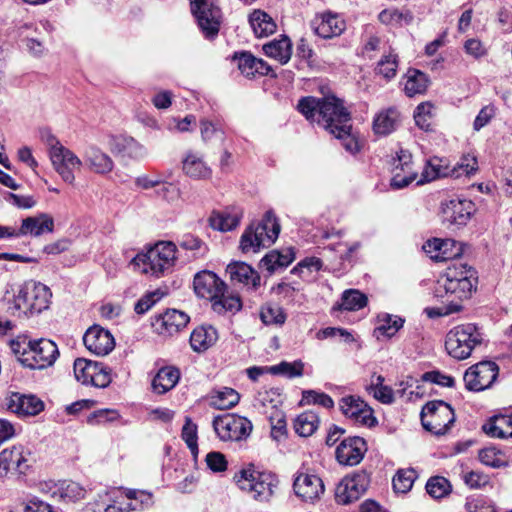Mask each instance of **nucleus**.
Listing matches in <instances>:
<instances>
[{"mask_svg":"<svg viewBox=\"0 0 512 512\" xmlns=\"http://www.w3.org/2000/svg\"><path fill=\"white\" fill-rule=\"evenodd\" d=\"M499 373L495 362L482 361L469 367L464 373L465 387L469 391H483L494 383Z\"/></svg>","mask_w":512,"mask_h":512,"instance_id":"nucleus-14","label":"nucleus"},{"mask_svg":"<svg viewBox=\"0 0 512 512\" xmlns=\"http://www.w3.org/2000/svg\"><path fill=\"white\" fill-rule=\"evenodd\" d=\"M98 363L97 361L77 358L74 362V375L77 381L84 385H89V379L92 378L93 373L98 369Z\"/></svg>","mask_w":512,"mask_h":512,"instance_id":"nucleus-50","label":"nucleus"},{"mask_svg":"<svg viewBox=\"0 0 512 512\" xmlns=\"http://www.w3.org/2000/svg\"><path fill=\"white\" fill-rule=\"evenodd\" d=\"M405 320L400 316H394L389 313H380L377 315V327L374 333L377 336L386 338L393 337L404 325Z\"/></svg>","mask_w":512,"mask_h":512,"instance_id":"nucleus-37","label":"nucleus"},{"mask_svg":"<svg viewBox=\"0 0 512 512\" xmlns=\"http://www.w3.org/2000/svg\"><path fill=\"white\" fill-rule=\"evenodd\" d=\"M451 245L443 246L440 253L432 254L431 258L439 261H447L450 259L458 258L463 253L462 244L453 239H450Z\"/></svg>","mask_w":512,"mask_h":512,"instance_id":"nucleus-61","label":"nucleus"},{"mask_svg":"<svg viewBox=\"0 0 512 512\" xmlns=\"http://www.w3.org/2000/svg\"><path fill=\"white\" fill-rule=\"evenodd\" d=\"M295 494L305 502H314L324 493V484L314 474H299L293 483Z\"/></svg>","mask_w":512,"mask_h":512,"instance_id":"nucleus-24","label":"nucleus"},{"mask_svg":"<svg viewBox=\"0 0 512 512\" xmlns=\"http://www.w3.org/2000/svg\"><path fill=\"white\" fill-rule=\"evenodd\" d=\"M249 23L258 38L267 37L276 30L273 19L262 10H254L249 16Z\"/></svg>","mask_w":512,"mask_h":512,"instance_id":"nucleus-36","label":"nucleus"},{"mask_svg":"<svg viewBox=\"0 0 512 512\" xmlns=\"http://www.w3.org/2000/svg\"><path fill=\"white\" fill-rule=\"evenodd\" d=\"M11 349L20 363L30 369L47 368L56 361L59 355L57 345L44 338L28 342L12 341Z\"/></svg>","mask_w":512,"mask_h":512,"instance_id":"nucleus-4","label":"nucleus"},{"mask_svg":"<svg viewBox=\"0 0 512 512\" xmlns=\"http://www.w3.org/2000/svg\"><path fill=\"white\" fill-rule=\"evenodd\" d=\"M398 68V56L390 51L387 55H383L377 64V72L385 79L390 80L396 76Z\"/></svg>","mask_w":512,"mask_h":512,"instance_id":"nucleus-54","label":"nucleus"},{"mask_svg":"<svg viewBox=\"0 0 512 512\" xmlns=\"http://www.w3.org/2000/svg\"><path fill=\"white\" fill-rule=\"evenodd\" d=\"M234 59L238 61V68L245 77H256V73L254 72L257 66L256 57L249 52H241L240 54L235 53Z\"/></svg>","mask_w":512,"mask_h":512,"instance_id":"nucleus-58","label":"nucleus"},{"mask_svg":"<svg viewBox=\"0 0 512 512\" xmlns=\"http://www.w3.org/2000/svg\"><path fill=\"white\" fill-rule=\"evenodd\" d=\"M423 428L437 436L446 434L455 422L454 409L443 400L427 402L420 413Z\"/></svg>","mask_w":512,"mask_h":512,"instance_id":"nucleus-9","label":"nucleus"},{"mask_svg":"<svg viewBox=\"0 0 512 512\" xmlns=\"http://www.w3.org/2000/svg\"><path fill=\"white\" fill-rule=\"evenodd\" d=\"M239 400L240 395L235 389L223 387L213 392L211 405L219 410H228L238 404Z\"/></svg>","mask_w":512,"mask_h":512,"instance_id":"nucleus-39","label":"nucleus"},{"mask_svg":"<svg viewBox=\"0 0 512 512\" xmlns=\"http://www.w3.org/2000/svg\"><path fill=\"white\" fill-rule=\"evenodd\" d=\"M336 21L335 17H328L323 19L322 22L315 28V32L322 38H332L342 32V28L333 23Z\"/></svg>","mask_w":512,"mask_h":512,"instance_id":"nucleus-63","label":"nucleus"},{"mask_svg":"<svg viewBox=\"0 0 512 512\" xmlns=\"http://www.w3.org/2000/svg\"><path fill=\"white\" fill-rule=\"evenodd\" d=\"M226 272L233 282L242 283L252 289H257L260 286V275L245 262L230 263L226 268Z\"/></svg>","mask_w":512,"mask_h":512,"instance_id":"nucleus-27","label":"nucleus"},{"mask_svg":"<svg viewBox=\"0 0 512 512\" xmlns=\"http://www.w3.org/2000/svg\"><path fill=\"white\" fill-rule=\"evenodd\" d=\"M425 488L426 492L434 499L444 498L452 491L450 481L443 476L430 477Z\"/></svg>","mask_w":512,"mask_h":512,"instance_id":"nucleus-47","label":"nucleus"},{"mask_svg":"<svg viewBox=\"0 0 512 512\" xmlns=\"http://www.w3.org/2000/svg\"><path fill=\"white\" fill-rule=\"evenodd\" d=\"M54 230V219L46 213H40L37 216L27 217L22 220L21 227L16 230L10 227L12 237L31 235L38 237L44 233H51Z\"/></svg>","mask_w":512,"mask_h":512,"instance_id":"nucleus-23","label":"nucleus"},{"mask_svg":"<svg viewBox=\"0 0 512 512\" xmlns=\"http://www.w3.org/2000/svg\"><path fill=\"white\" fill-rule=\"evenodd\" d=\"M179 379V369L173 366L162 367L152 380V389L157 394H165L176 386Z\"/></svg>","mask_w":512,"mask_h":512,"instance_id":"nucleus-32","label":"nucleus"},{"mask_svg":"<svg viewBox=\"0 0 512 512\" xmlns=\"http://www.w3.org/2000/svg\"><path fill=\"white\" fill-rule=\"evenodd\" d=\"M400 122V114L394 107L380 111L373 119V131L377 135L387 136L396 130Z\"/></svg>","mask_w":512,"mask_h":512,"instance_id":"nucleus-31","label":"nucleus"},{"mask_svg":"<svg viewBox=\"0 0 512 512\" xmlns=\"http://www.w3.org/2000/svg\"><path fill=\"white\" fill-rule=\"evenodd\" d=\"M444 223L457 227L465 226L475 212V205L466 198L455 197L442 203Z\"/></svg>","mask_w":512,"mask_h":512,"instance_id":"nucleus-15","label":"nucleus"},{"mask_svg":"<svg viewBox=\"0 0 512 512\" xmlns=\"http://www.w3.org/2000/svg\"><path fill=\"white\" fill-rule=\"evenodd\" d=\"M476 285L477 276L473 267L466 264L453 265L438 278L433 288V296H449L462 303L471 297Z\"/></svg>","mask_w":512,"mask_h":512,"instance_id":"nucleus-3","label":"nucleus"},{"mask_svg":"<svg viewBox=\"0 0 512 512\" xmlns=\"http://www.w3.org/2000/svg\"><path fill=\"white\" fill-rule=\"evenodd\" d=\"M184 173L194 179L210 178L212 170L196 153L189 152L182 161Z\"/></svg>","mask_w":512,"mask_h":512,"instance_id":"nucleus-35","label":"nucleus"},{"mask_svg":"<svg viewBox=\"0 0 512 512\" xmlns=\"http://www.w3.org/2000/svg\"><path fill=\"white\" fill-rule=\"evenodd\" d=\"M54 494L65 501H76L84 496V489L76 482L63 481L57 486Z\"/></svg>","mask_w":512,"mask_h":512,"instance_id":"nucleus-53","label":"nucleus"},{"mask_svg":"<svg viewBox=\"0 0 512 512\" xmlns=\"http://www.w3.org/2000/svg\"><path fill=\"white\" fill-rule=\"evenodd\" d=\"M295 257L293 247H287L281 251L272 250L261 259L260 267L265 269L269 275H272L278 269L288 267L295 260Z\"/></svg>","mask_w":512,"mask_h":512,"instance_id":"nucleus-28","label":"nucleus"},{"mask_svg":"<svg viewBox=\"0 0 512 512\" xmlns=\"http://www.w3.org/2000/svg\"><path fill=\"white\" fill-rule=\"evenodd\" d=\"M351 128L352 127L350 123H347L343 126H340L336 133L331 134L341 141V144L346 151L350 152L351 154H355L359 151L360 146L356 137L352 135Z\"/></svg>","mask_w":512,"mask_h":512,"instance_id":"nucleus-52","label":"nucleus"},{"mask_svg":"<svg viewBox=\"0 0 512 512\" xmlns=\"http://www.w3.org/2000/svg\"><path fill=\"white\" fill-rule=\"evenodd\" d=\"M319 417L313 411H305L294 421L295 432L301 437L311 436L318 428Z\"/></svg>","mask_w":512,"mask_h":512,"instance_id":"nucleus-40","label":"nucleus"},{"mask_svg":"<svg viewBox=\"0 0 512 512\" xmlns=\"http://www.w3.org/2000/svg\"><path fill=\"white\" fill-rule=\"evenodd\" d=\"M8 295L9 290H6L2 298V302L7 305V312L20 317L39 314L47 309L52 293L46 285L30 280L16 288L12 287V296Z\"/></svg>","mask_w":512,"mask_h":512,"instance_id":"nucleus-2","label":"nucleus"},{"mask_svg":"<svg viewBox=\"0 0 512 512\" xmlns=\"http://www.w3.org/2000/svg\"><path fill=\"white\" fill-rule=\"evenodd\" d=\"M496 111L497 108L492 103L482 107L474 119L473 129L475 131H480L483 127L488 125L490 121L496 116Z\"/></svg>","mask_w":512,"mask_h":512,"instance_id":"nucleus-60","label":"nucleus"},{"mask_svg":"<svg viewBox=\"0 0 512 512\" xmlns=\"http://www.w3.org/2000/svg\"><path fill=\"white\" fill-rule=\"evenodd\" d=\"M83 158L89 169L97 174H107L113 170L111 157L96 146L87 147Z\"/></svg>","mask_w":512,"mask_h":512,"instance_id":"nucleus-30","label":"nucleus"},{"mask_svg":"<svg viewBox=\"0 0 512 512\" xmlns=\"http://www.w3.org/2000/svg\"><path fill=\"white\" fill-rule=\"evenodd\" d=\"M27 461L24 448L21 445L4 449L0 453V477L5 476L10 471L25 474L29 467Z\"/></svg>","mask_w":512,"mask_h":512,"instance_id":"nucleus-25","label":"nucleus"},{"mask_svg":"<svg viewBox=\"0 0 512 512\" xmlns=\"http://www.w3.org/2000/svg\"><path fill=\"white\" fill-rule=\"evenodd\" d=\"M7 408L20 417H27L41 413L45 404L36 395L12 392L7 399Z\"/></svg>","mask_w":512,"mask_h":512,"instance_id":"nucleus-20","label":"nucleus"},{"mask_svg":"<svg viewBox=\"0 0 512 512\" xmlns=\"http://www.w3.org/2000/svg\"><path fill=\"white\" fill-rule=\"evenodd\" d=\"M179 246L193 252L195 258L205 257L208 251L207 245L192 234H185L179 241Z\"/></svg>","mask_w":512,"mask_h":512,"instance_id":"nucleus-56","label":"nucleus"},{"mask_svg":"<svg viewBox=\"0 0 512 512\" xmlns=\"http://www.w3.org/2000/svg\"><path fill=\"white\" fill-rule=\"evenodd\" d=\"M226 290H222L215 299L211 300L214 312L224 315L226 313L235 314L242 308V302L239 296L226 295Z\"/></svg>","mask_w":512,"mask_h":512,"instance_id":"nucleus-38","label":"nucleus"},{"mask_svg":"<svg viewBox=\"0 0 512 512\" xmlns=\"http://www.w3.org/2000/svg\"><path fill=\"white\" fill-rule=\"evenodd\" d=\"M301 402L306 405H319L327 409L334 407V401L328 394L315 390L303 391Z\"/></svg>","mask_w":512,"mask_h":512,"instance_id":"nucleus-57","label":"nucleus"},{"mask_svg":"<svg viewBox=\"0 0 512 512\" xmlns=\"http://www.w3.org/2000/svg\"><path fill=\"white\" fill-rule=\"evenodd\" d=\"M412 155L409 151L400 149L394 159L393 176L390 186L393 189H403L417 179L418 173L412 167Z\"/></svg>","mask_w":512,"mask_h":512,"instance_id":"nucleus-19","label":"nucleus"},{"mask_svg":"<svg viewBox=\"0 0 512 512\" xmlns=\"http://www.w3.org/2000/svg\"><path fill=\"white\" fill-rule=\"evenodd\" d=\"M417 473L413 468L399 469L392 479L393 489L396 493H407L411 490Z\"/></svg>","mask_w":512,"mask_h":512,"instance_id":"nucleus-46","label":"nucleus"},{"mask_svg":"<svg viewBox=\"0 0 512 512\" xmlns=\"http://www.w3.org/2000/svg\"><path fill=\"white\" fill-rule=\"evenodd\" d=\"M297 109L307 120L316 121L330 134L336 133L340 126L351 121V114L344 107L343 101L333 95L323 98L302 97L298 101Z\"/></svg>","mask_w":512,"mask_h":512,"instance_id":"nucleus-1","label":"nucleus"},{"mask_svg":"<svg viewBox=\"0 0 512 512\" xmlns=\"http://www.w3.org/2000/svg\"><path fill=\"white\" fill-rule=\"evenodd\" d=\"M269 370L272 375H283L291 379L303 376L304 363L301 360L293 362L281 361L277 365L270 366Z\"/></svg>","mask_w":512,"mask_h":512,"instance_id":"nucleus-48","label":"nucleus"},{"mask_svg":"<svg viewBox=\"0 0 512 512\" xmlns=\"http://www.w3.org/2000/svg\"><path fill=\"white\" fill-rule=\"evenodd\" d=\"M443 304V307L426 308L425 312L430 318L450 315L462 310V303L452 297H435Z\"/></svg>","mask_w":512,"mask_h":512,"instance_id":"nucleus-49","label":"nucleus"},{"mask_svg":"<svg viewBox=\"0 0 512 512\" xmlns=\"http://www.w3.org/2000/svg\"><path fill=\"white\" fill-rule=\"evenodd\" d=\"M339 406L342 413L356 423L367 427H373L377 424L372 408L358 396L348 395L342 397L339 401Z\"/></svg>","mask_w":512,"mask_h":512,"instance_id":"nucleus-16","label":"nucleus"},{"mask_svg":"<svg viewBox=\"0 0 512 512\" xmlns=\"http://www.w3.org/2000/svg\"><path fill=\"white\" fill-rule=\"evenodd\" d=\"M421 380L423 382H431L442 387H454L455 385V379L452 376L446 375L439 370L425 372L422 374Z\"/></svg>","mask_w":512,"mask_h":512,"instance_id":"nucleus-59","label":"nucleus"},{"mask_svg":"<svg viewBox=\"0 0 512 512\" xmlns=\"http://www.w3.org/2000/svg\"><path fill=\"white\" fill-rule=\"evenodd\" d=\"M465 506L468 512H496L489 500L483 496L468 498Z\"/></svg>","mask_w":512,"mask_h":512,"instance_id":"nucleus-64","label":"nucleus"},{"mask_svg":"<svg viewBox=\"0 0 512 512\" xmlns=\"http://www.w3.org/2000/svg\"><path fill=\"white\" fill-rule=\"evenodd\" d=\"M287 315L284 309L273 303H266L260 309V319L265 325L282 326Z\"/></svg>","mask_w":512,"mask_h":512,"instance_id":"nucleus-43","label":"nucleus"},{"mask_svg":"<svg viewBox=\"0 0 512 512\" xmlns=\"http://www.w3.org/2000/svg\"><path fill=\"white\" fill-rule=\"evenodd\" d=\"M483 335L476 324H461L451 329L445 340L447 353L457 360L471 356L473 350L482 344Z\"/></svg>","mask_w":512,"mask_h":512,"instance_id":"nucleus-8","label":"nucleus"},{"mask_svg":"<svg viewBox=\"0 0 512 512\" xmlns=\"http://www.w3.org/2000/svg\"><path fill=\"white\" fill-rule=\"evenodd\" d=\"M90 384L97 388H105L107 387L111 381V370L106 367L103 363H98V369H96L95 373H93L92 378L89 379Z\"/></svg>","mask_w":512,"mask_h":512,"instance_id":"nucleus-62","label":"nucleus"},{"mask_svg":"<svg viewBox=\"0 0 512 512\" xmlns=\"http://www.w3.org/2000/svg\"><path fill=\"white\" fill-rule=\"evenodd\" d=\"M190 9L204 37L208 40L216 38L222 21L217 0H190Z\"/></svg>","mask_w":512,"mask_h":512,"instance_id":"nucleus-10","label":"nucleus"},{"mask_svg":"<svg viewBox=\"0 0 512 512\" xmlns=\"http://www.w3.org/2000/svg\"><path fill=\"white\" fill-rule=\"evenodd\" d=\"M243 217V210L240 207H229L223 212H213L209 221L210 226L219 231H231L235 229Z\"/></svg>","mask_w":512,"mask_h":512,"instance_id":"nucleus-29","label":"nucleus"},{"mask_svg":"<svg viewBox=\"0 0 512 512\" xmlns=\"http://www.w3.org/2000/svg\"><path fill=\"white\" fill-rule=\"evenodd\" d=\"M181 438L186 443L188 448L190 449L192 455L197 457L198 455V435H197V425L193 423L191 418L187 417L185 423L182 427Z\"/></svg>","mask_w":512,"mask_h":512,"instance_id":"nucleus-55","label":"nucleus"},{"mask_svg":"<svg viewBox=\"0 0 512 512\" xmlns=\"http://www.w3.org/2000/svg\"><path fill=\"white\" fill-rule=\"evenodd\" d=\"M279 233L280 224L275 214L267 211L260 222L246 228L240 239V249L243 253H256L273 244Z\"/></svg>","mask_w":512,"mask_h":512,"instance_id":"nucleus-5","label":"nucleus"},{"mask_svg":"<svg viewBox=\"0 0 512 512\" xmlns=\"http://www.w3.org/2000/svg\"><path fill=\"white\" fill-rule=\"evenodd\" d=\"M234 480L241 490L248 492L254 500L259 502L269 501L279 484L275 474L256 471L253 468L240 470L235 474Z\"/></svg>","mask_w":512,"mask_h":512,"instance_id":"nucleus-7","label":"nucleus"},{"mask_svg":"<svg viewBox=\"0 0 512 512\" xmlns=\"http://www.w3.org/2000/svg\"><path fill=\"white\" fill-rule=\"evenodd\" d=\"M428 87V78L425 73L413 69L407 73V80L404 91L407 96L413 97L416 94H423Z\"/></svg>","mask_w":512,"mask_h":512,"instance_id":"nucleus-41","label":"nucleus"},{"mask_svg":"<svg viewBox=\"0 0 512 512\" xmlns=\"http://www.w3.org/2000/svg\"><path fill=\"white\" fill-rule=\"evenodd\" d=\"M371 479L366 470L345 476L335 488L337 503L346 505L358 500L368 489Z\"/></svg>","mask_w":512,"mask_h":512,"instance_id":"nucleus-13","label":"nucleus"},{"mask_svg":"<svg viewBox=\"0 0 512 512\" xmlns=\"http://www.w3.org/2000/svg\"><path fill=\"white\" fill-rule=\"evenodd\" d=\"M83 342L89 351L100 356L109 354L115 346L112 334L98 325H93L86 331Z\"/></svg>","mask_w":512,"mask_h":512,"instance_id":"nucleus-22","label":"nucleus"},{"mask_svg":"<svg viewBox=\"0 0 512 512\" xmlns=\"http://www.w3.org/2000/svg\"><path fill=\"white\" fill-rule=\"evenodd\" d=\"M367 296L356 289L345 290L341 297L339 308L347 311H357L367 305Z\"/></svg>","mask_w":512,"mask_h":512,"instance_id":"nucleus-44","label":"nucleus"},{"mask_svg":"<svg viewBox=\"0 0 512 512\" xmlns=\"http://www.w3.org/2000/svg\"><path fill=\"white\" fill-rule=\"evenodd\" d=\"M477 169V161L475 158H464L458 167L451 169L446 160L439 157H432L426 161V164L421 173L420 179L417 181V185H423L439 178L444 177H459L463 173L470 175Z\"/></svg>","mask_w":512,"mask_h":512,"instance_id":"nucleus-11","label":"nucleus"},{"mask_svg":"<svg viewBox=\"0 0 512 512\" xmlns=\"http://www.w3.org/2000/svg\"><path fill=\"white\" fill-rule=\"evenodd\" d=\"M120 418V413L115 409H99L90 413L86 418V422L88 425L98 426L113 423Z\"/></svg>","mask_w":512,"mask_h":512,"instance_id":"nucleus-51","label":"nucleus"},{"mask_svg":"<svg viewBox=\"0 0 512 512\" xmlns=\"http://www.w3.org/2000/svg\"><path fill=\"white\" fill-rule=\"evenodd\" d=\"M367 451V443L359 436L344 438L336 448V459L341 465L355 466L361 462Z\"/></svg>","mask_w":512,"mask_h":512,"instance_id":"nucleus-18","label":"nucleus"},{"mask_svg":"<svg viewBox=\"0 0 512 512\" xmlns=\"http://www.w3.org/2000/svg\"><path fill=\"white\" fill-rule=\"evenodd\" d=\"M480 461L492 468L507 467L509 465V459L505 453L495 446H489L479 451Z\"/></svg>","mask_w":512,"mask_h":512,"instance_id":"nucleus-42","label":"nucleus"},{"mask_svg":"<svg viewBox=\"0 0 512 512\" xmlns=\"http://www.w3.org/2000/svg\"><path fill=\"white\" fill-rule=\"evenodd\" d=\"M263 51L266 56L278 60L281 64H286L292 55V43L289 37L281 35L280 39H274L264 44Z\"/></svg>","mask_w":512,"mask_h":512,"instance_id":"nucleus-34","label":"nucleus"},{"mask_svg":"<svg viewBox=\"0 0 512 512\" xmlns=\"http://www.w3.org/2000/svg\"><path fill=\"white\" fill-rule=\"evenodd\" d=\"M218 339V333L212 326H199L190 335V345L193 351L201 353L213 346Z\"/></svg>","mask_w":512,"mask_h":512,"instance_id":"nucleus-33","label":"nucleus"},{"mask_svg":"<svg viewBox=\"0 0 512 512\" xmlns=\"http://www.w3.org/2000/svg\"><path fill=\"white\" fill-rule=\"evenodd\" d=\"M176 251L177 247L173 242L160 241L146 253L137 254L132 262L135 266L142 268L143 273L160 277L174 266L177 259Z\"/></svg>","mask_w":512,"mask_h":512,"instance_id":"nucleus-6","label":"nucleus"},{"mask_svg":"<svg viewBox=\"0 0 512 512\" xmlns=\"http://www.w3.org/2000/svg\"><path fill=\"white\" fill-rule=\"evenodd\" d=\"M189 321L190 317L186 313L176 309H167L156 318V326L161 333L172 335L186 327Z\"/></svg>","mask_w":512,"mask_h":512,"instance_id":"nucleus-26","label":"nucleus"},{"mask_svg":"<svg viewBox=\"0 0 512 512\" xmlns=\"http://www.w3.org/2000/svg\"><path fill=\"white\" fill-rule=\"evenodd\" d=\"M50 160L63 181L72 184L75 180L74 171L82 166L78 156L68 148L59 146L50 155Z\"/></svg>","mask_w":512,"mask_h":512,"instance_id":"nucleus-17","label":"nucleus"},{"mask_svg":"<svg viewBox=\"0 0 512 512\" xmlns=\"http://www.w3.org/2000/svg\"><path fill=\"white\" fill-rule=\"evenodd\" d=\"M193 288L198 297L211 301L215 299L222 290H226L227 286L217 274L212 271L203 270L196 273L194 276Z\"/></svg>","mask_w":512,"mask_h":512,"instance_id":"nucleus-21","label":"nucleus"},{"mask_svg":"<svg viewBox=\"0 0 512 512\" xmlns=\"http://www.w3.org/2000/svg\"><path fill=\"white\" fill-rule=\"evenodd\" d=\"M212 425L215 433L222 441L245 440L253 429V425L248 418L230 413L216 416Z\"/></svg>","mask_w":512,"mask_h":512,"instance_id":"nucleus-12","label":"nucleus"},{"mask_svg":"<svg viewBox=\"0 0 512 512\" xmlns=\"http://www.w3.org/2000/svg\"><path fill=\"white\" fill-rule=\"evenodd\" d=\"M433 109L434 105L430 102L420 103L414 110V120L417 127L424 131L433 130Z\"/></svg>","mask_w":512,"mask_h":512,"instance_id":"nucleus-45","label":"nucleus"}]
</instances>
